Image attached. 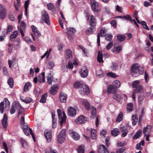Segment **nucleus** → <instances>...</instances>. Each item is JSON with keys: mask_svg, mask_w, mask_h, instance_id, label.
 <instances>
[{"mask_svg": "<svg viewBox=\"0 0 153 153\" xmlns=\"http://www.w3.org/2000/svg\"><path fill=\"white\" fill-rule=\"evenodd\" d=\"M16 109L19 110L18 116L19 115H22L25 111L24 108L17 101H15L12 105L10 110L11 114H14L16 111Z\"/></svg>", "mask_w": 153, "mask_h": 153, "instance_id": "f03ea898", "label": "nucleus"}, {"mask_svg": "<svg viewBox=\"0 0 153 153\" xmlns=\"http://www.w3.org/2000/svg\"><path fill=\"white\" fill-rule=\"evenodd\" d=\"M125 147H123L117 150L116 151V153H122L126 149Z\"/></svg>", "mask_w": 153, "mask_h": 153, "instance_id": "338daca9", "label": "nucleus"}, {"mask_svg": "<svg viewBox=\"0 0 153 153\" xmlns=\"http://www.w3.org/2000/svg\"><path fill=\"white\" fill-rule=\"evenodd\" d=\"M48 142H50L51 140L52 133L51 131L45 132L44 134Z\"/></svg>", "mask_w": 153, "mask_h": 153, "instance_id": "412c9836", "label": "nucleus"}, {"mask_svg": "<svg viewBox=\"0 0 153 153\" xmlns=\"http://www.w3.org/2000/svg\"><path fill=\"white\" fill-rule=\"evenodd\" d=\"M59 118V122L62 126L64 123L65 122L66 118V115L64 112H62V116L61 111L59 109L57 110Z\"/></svg>", "mask_w": 153, "mask_h": 153, "instance_id": "20e7f679", "label": "nucleus"}, {"mask_svg": "<svg viewBox=\"0 0 153 153\" xmlns=\"http://www.w3.org/2000/svg\"><path fill=\"white\" fill-rule=\"evenodd\" d=\"M144 71L143 67L139 66L137 63L134 64L132 66L131 68V75L134 77H136L140 74H143Z\"/></svg>", "mask_w": 153, "mask_h": 153, "instance_id": "f257e3e1", "label": "nucleus"}, {"mask_svg": "<svg viewBox=\"0 0 153 153\" xmlns=\"http://www.w3.org/2000/svg\"><path fill=\"white\" fill-rule=\"evenodd\" d=\"M116 91V88L113 85H110L108 87L107 92L108 94L114 93Z\"/></svg>", "mask_w": 153, "mask_h": 153, "instance_id": "bb28decb", "label": "nucleus"}, {"mask_svg": "<svg viewBox=\"0 0 153 153\" xmlns=\"http://www.w3.org/2000/svg\"><path fill=\"white\" fill-rule=\"evenodd\" d=\"M105 39L108 41H111L112 39L113 36L111 34H107L106 36Z\"/></svg>", "mask_w": 153, "mask_h": 153, "instance_id": "e2e57ef3", "label": "nucleus"}, {"mask_svg": "<svg viewBox=\"0 0 153 153\" xmlns=\"http://www.w3.org/2000/svg\"><path fill=\"white\" fill-rule=\"evenodd\" d=\"M38 81L40 82H45V73L42 72L39 74L38 77Z\"/></svg>", "mask_w": 153, "mask_h": 153, "instance_id": "c756f323", "label": "nucleus"}, {"mask_svg": "<svg viewBox=\"0 0 153 153\" xmlns=\"http://www.w3.org/2000/svg\"><path fill=\"white\" fill-rule=\"evenodd\" d=\"M82 85H83L81 84V83L79 82H76L74 83V88H78L79 90L80 88L82 87Z\"/></svg>", "mask_w": 153, "mask_h": 153, "instance_id": "13d9d810", "label": "nucleus"}, {"mask_svg": "<svg viewBox=\"0 0 153 153\" xmlns=\"http://www.w3.org/2000/svg\"><path fill=\"white\" fill-rule=\"evenodd\" d=\"M96 24V21L95 18L93 15H91L90 19V24L91 26L93 27H95Z\"/></svg>", "mask_w": 153, "mask_h": 153, "instance_id": "a878e982", "label": "nucleus"}, {"mask_svg": "<svg viewBox=\"0 0 153 153\" xmlns=\"http://www.w3.org/2000/svg\"><path fill=\"white\" fill-rule=\"evenodd\" d=\"M22 128L23 132L26 135L28 136L30 134H31L34 142H35L36 141V139L34 134L33 132L32 129L30 128H28V125H25V126H23Z\"/></svg>", "mask_w": 153, "mask_h": 153, "instance_id": "7ed1b4c3", "label": "nucleus"}, {"mask_svg": "<svg viewBox=\"0 0 153 153\" xmlns=\"http://www.w3.org/2000/svg\"><path fill=\"white\" fill-rule=\"evenodd\" d=\"M69 133L73 139L75 140H78L80 138L79 135L76 132L71 130L69 131Z\"/></svg>", "mask_w": 153, "mask_h": 153, "instance_id": "1a4fd4ad", "label": "nucleus"}, {"mask_svg": "<svg viewBox=\"0 0 153 153\" xmlns=\"http://www.w3.org/2000/svg\"><path fill=\"white\" fill-rule=\"evenodd\" d=\"M6 14V10L5 8H3L2 10H0V19H4L5 17Z\"/></svg>", "mask_w": 153, "mask_h": 153, "instance_id": "7c9ffc66", "label": "nucleus"}, {"mask_svg": "<svg viewBox=\"0 0 153 153\" xmlns=\"http://www.w3.org/2000/svg\"><path fill=\"white\" fill-rule=\"evenodd\" d=\"M32 30L36 37L37 38L40 36V34L39 31L37 30V28L34 25H32L31 26Z\"/></svg>", "mask_w": 153, "mask_h": 153, "instance_id": "aec40b11", "label": "nucleus"}, {"mask_svg": "<svg viewBox=\"0 0 153 153\" xmlns=\"http://www.w3.org/2000/svg\"><path fill=\"white\" fill-rule=\"evenodd\" d=\"M120 133V131L118 128H114L111 131V134L112 136H117Z\"/></svg>", "mask_w": 153, "mask_h": 153, "instance_id": "473e14b6", "label": "nucleus"}, {"mask_svg": "<svg viewBox=\"0 0 153 153\" xmlns=\"http://www.w3.org/2000/svg\"><path fill=\"white\" fill-rule=\"evenodd\" d=\"M117 37L118 40L120 42L123 41L126 39V37L124 35L120 34H118Z\"/></svg>", "mask_w": 153, "mask_h": 153, "instance_id": "ea45409f", "label": "nucleus"}, {"mask_svg": "<svg viewBox=\"0 0 153 153\" xmlns=\"http://www.w3.org/2000/svg\"><path fill=\"white\" fill-rule=\"evenodd\" d=\"M96 108L94 106H91V117L93 118H95L96 116Z\"/></svg>", "mask_w": 153, "mask_h": 153, "instance_id": "f704fd0d", "label": "nucleus"}, {"mask_svg": "<svg viewBox=\"0 0 153 153\" xmlns=\"http://www.w3.org/2000/svg\"><path fill=\"white\" fill-rule=\"evenodd\" d=\"M123 114L122 112H120L117 117L116 120L117 123H119L122 121L123 119Z\"/></svg>", "mask_w": 153, "mask_h": 153, "instance_id": "c9c22d12", "label": "nucleus"}, {"mask_svg": "<svg viewBox=\"0 0 153 153\" xmlns=\"http://www.w3.org/2000/svg\"><path fill=\"white\" fill-rule=\"evenodd\" d=\"M151 129L152 127L149 125L147 126L146 127L143 128V132L145 136H146L147 135H150Z\"/></svg>", "mask_w": 153, "mask_h": 153, "instance_id": "f3484780", "label": "nucleus"}, {"mask_svg": "<svg viewBox=\"0 0 153 153\" xmlns=\"http://www.w3.org/2000/svg\"><path fill=\"white\" fill-rule=\"evenodd\" d=\"M26 27H20V32L23 37L25 36L24 33L25 32Z\"/></svg>", "mask_w": 153, "mask_h": 153, "instance_id": "052dcab7", "label": "nucleus"}, {"mask_svg": "<svg viewBox=\"0 0 153 153\" xmlns=\"http://www.w3.org/2000/svg\"><path fill=\"white\" fill-rule=\"evenodd\" d=\"M80 74L81 76L83 78L87 77L88 74V70L85 68L81 69L80 72Z\"/></svg>", "mask_w": 153, "mask_h": 153, "instance_id": "6ab92c4d", "label": "nucleus"}, {"mask_svg": "<svg viewBox=\"0 0 153 153\" xmlns=\"http://www.w3.org/2000/svg\"><path fill=\"white\" fill-rule=\"evenodd\" d=\"M54 66V64L53 62L50 61L48 62L47 68L48 69H51Z\"/></svg>", "mask_w": 153, "mask_h": 153, "instance_id": "5fc2aeb1", "label": "nucleus"}, {"mask_svg": "<svg viewBox=\"0 0 153 153\" xmlns=\"http://www.w3.org/2000/svg\"><path fill=\"white\" fill-rule=\"evenodd\" d=\"M18 33L19 32L17 30H15L13 32V33L10 36V40L11 41L13 42L14 40L15 39L17 36Z\"/></svg>", "mask_w": 153, "mask_h": 153, "instance_id": "393cba45", "label": "nucleus"}, {"mask_svg": "<svg viewBox=\"0 0 153 153\" xmlns=\"http://www.w3.org/2000/svg\"><path fill=\"white\" fill-rule=\"evenodd\" d=\"M42 19L48 25L50 24L49 16L48 13L45 11H43L42 13Z\"/></svg>", "mask_w": 153, "mask_h": 153, "instance_id": "9d476101", "label": "nucleus"}, {"mask_svg": "<svg viewBox=\"0 0 153 153\" xmlns=\"http://www.w3.org/2000/svg\"><path fill=\"white\" fill-rule=\"evenodd\" d=\"M86 120V118L83 115L79 116L75 120V123L77 124H81L84 123Z\"/></svg>", "mask_w": 153, "mask_h": 153, "instance_id": "ddd939ff", "label": "nucleus"}, {"mask_svg": "<svg viewBox=\"0 0 153 153\" xmlns=\"http://www.w3.org/2000/svg\"><path fill=\"white\" fill-rule=\"evenodd\" d=\"M78 153H84V146H79L77 149Z\"/></svg>", "mask_w": 153, "mask_h": 153, "instance_id": "6e6d98bb", "label": "nucleus"}, {"mask_svg": "<svg viewBox=\"0 0 153 153\" xmlns=\"http://www.w3.org/2000/svg\"><path fill=\"white\" fill-rule=\"evenodd\" d=\"M53 76H48L47 79V83L50 85H51L52 84V82L53 80Z\"/></svg>", "mask_w": 153, "mask_h": 153, "instance_id": "0e129e2a", "label": "nucleus"}, {"mask_svg": "<svg viewBox=\"0 0 153 153\" xmlns=\"http://www.w3.org/2000/svg\"><path fill=\"white\" fill-rule=\"evenodd\" d=\"M81 102L82 104L84 105L86 109L89 110L90 108L89 104L86 100L82 99L81 100Z\"/></svg>", "mask_w": 153, "mask_h": 153, "instance_id": "cd10ccee", "label": "nucleus"}, {"mask_svg": "<svg viewBox=\"0 0 153 153\" xmlns=\"http://www.w3.org/2000/svg\"><path fill=\"white\" fill-rule=\"evenodd\" d=\"M141 24L143 25V27L147 30H149V28L147 25V24L146 22L144 21H142L141 22Z\"/></svg>", "mask_w": 153, "mask_h": 153, "instance_id": "bf43d9fd", "label": "nucleus"}, {"mask_svg": "<svg viewBox=\"0 0 153 153\" xmlns=\"http://www.w3.org/2000/svg\"><path fill=\"white\" fill-rule=\"evenodd\" d=\"M91 138L94 139L96 138V132L95 130L91 129Z\"/></svg>", "mask_w": 153, "mask_h": 153, "instance_id": "a19ab883", "label": "nucleus"}, {"mask_svg": "<svg viewBox=\"0 0 153 153\" xmlns=\"http://www.w3.org/2000/svg\"><path fill=\"white\" fill-rule=\"evenodd\" d=\"M91 6L92 10L94 11H97L98 10V3L94 0L91 1Z\"/></svg>", "mask_w": 153, "mask_h": 153, "instance_id": "dca6fc26", "label": "nucleus"}, {"mask_svg": "<svg viewBox=\"0 0 153 153\" xmlns=\"http://www.w3.org/2000/svg\"><path fill=\"white\" fill-rule=\"evenodd\" d=\"M30 83L29 82H27L25 84L24 87V91H27L29 90V88L31 86Z\"/></svg>", "mask_w": 153, "mask_h": 153, "instance_id": "864d4df0", "label": "nucleus"}, {"mask_svg": "<svg viewBox=\"0 0 153 153\" xmlns=\"http://www.w3.org/2000/svg\"><path fill=\"white\" fill-rule=\"evenodd\" d=\"M45 153H58L56 150H54L52 148H50L48 151L46 152Z\"/></svg>", "mask_w": 153, "mask_h": 153, "instance_id": "774afa93", "label": "nucleus"}, {"mask_svg": "<svg viewBox=\"0 0 153 153\" xmlns=\"http://www.w3.org/2000/svg\"><path fill=\"white\" fill-rule=\"evenodd\" d=\"M65 57L68 60H71L72 58V52L70 49H67L65 52Z\"/></svg>", "mask_w": 153, "mask_h": 153, "instance_id": "4468645a", "label": "nucleus"}, {"mask_svg": "<svg viewBox=\"0 0 153 153\" xmlns=\"http://www.w3.org/2000/svg\"><path fill=\"white\" fill-rule=\"evenodd\" d=\"M66 130L65 129H62L59 133L58 137V140L59 143H62L65 140L66 136Z\"/></svg>", "mask_w": 153, "mask_h": 153, "instance_id": "39448f33", "label": "nucleus"}, {"mask_svg": "<svg viewBox=\"0 0 153 153\" xmlns=\"http://www.w3.org/2000/svg\"><path fill=\"white\" fill-rule=\"evenodd\" d=\"M5 105H4V102H1L0 103V112L3 114L4 112V110L6 108Z\"/></svg>", "mask_w": 153, "mask_h": 153, "instance_id": "79ce46f5", "label": "nucleus"}, {"mask_svg": "<svg viewBox=\"0 0 153 153\" xmlns=\"http://www.w3.org/2000/svg\"><path fill=\"white\" fill-rule=\"evenodd\" d=\"M47 97V93H45L43 94L41 97L40 102L42 103H45Z\"/></svg>", "mask_w": 153, "mask_h": 153, "instance_id": "e433bc0d", "label": "nucleus"}, {"mask_svg": "<svg viewBox=\"0 0 153 153\" xmlns=\"http://www.w3.org/2000/svg\"><path fill=\"white\" fill-rule=\"evenodd\" d=\"M59 88V86L58 85H53L50 89V93L51 95H55L57 93Z\"/></svg>", "mask_w": 153, "mask_h": 153, "instance_id": "f8f14e48", "label": "nucleus"}, {"mask_svg": "<svg viewBox=\"0 0 153 153\" xmlns=\"http://www.w3.org/2000/svg\"><path fill=\"white\" fill-rule=\"evenodd\" d=\"M30 2V1L28 0L25 1V15L27 16V8L28 7L29 4Z\"/></svg>", "mask_w": 153, "mask_h": 153, "instance_id": "49530a36", "label": "nucleus"}, {"mask_svg": "<svg viewBox=\"0 0 153 153\" xmlns=\"http://www.w3.org/2000/svg\"><path fill=\"white\" fill-rule=\"evenodd\" d=\"M67 30L68 31L66 32V33L68 36L69 39L70 41L72 40L73 35L75 32L76 30L74 28L71 27L67 28Z\"/></svg>", "mask_w": 153, "mask_h": 153, "instance_id": "0eeeda50", "label": "nucleus"}, {"mask_svg": "<svg viewBox=\"0 0 153 153\" xmlns=\"http://www.w3.org/2000/svg\"><path fill=\"white\" fill-rule=\"evenodd\" d=\"M142 133V131L140 130H139L135 134L133 137L134 139H135L138 138L141 135Z\"/></svg>", "mask_w": 153, "mask_h": 153, "instance_id": "de8ad7c7", "label": "nucleus"}, {"mask_svg": "<svg viewBox=\"0 0 153 153\" xmlns=\"http://www.w3.org/2000/svg\"><path fill=\"white\" fill-rule=\"evenodd\" d=\"M67 95L62 92H61L59 95V98L62 102H65L66 101Z\"/></svg>", "mask_w": 153, "mask_h": 153, "instance_id": "4be33fe9", "label": "nucleus"}, {"mask_svg": "<svg viewBox=\"0 0 153 153\" xmlns=\"http://www.w3.org/2000/svg\"><path fill=\"white\" fill-rule=\"evenodd\" d=\"M95 27H91L89 29H88L86 32V33L88 35H90L91 34H92L94 31H95Z\"/></svg>", "mask_w": 153, "mask_h": 153, "instance_id": "4c0bfd02", "label": "nucleus"}, {"mask_svg": "<svg viewBox=\"0 0 153 153\" xmlns=\"http://www.w3.org/2000/svg\"><path fill=\"white\" fill-rule=\"evenodd\" d=\"M76 111L75 108L70 107L68 109V114L70 117H75L76 115Z\"/></svg>", "mask_w": 153, "mask_h": 153, "instance_id": "9b49d317", "label": "nucleus"}, {"mask_svg": "<svg viewBox=\"0 0 153 153\" xmlns=\"http://www.w3.org/2000/svg\"><path fill=\"white\" fill-rule=\"evenodd\" d=\"M7 117L6 114H4V115L3 119L1 121L3 127L4 128H6L7 126Z\"/></svg>", "mask_w": 153, "mask_h": 153, "instance_id": "5701e85b", "label": "nucleus"}, {"mask_svg": "<svg viewBox=\"0 0 153 153\" xmlns=\"http://www.w3.org/2000/svg\"><path fill=\"white\" fill-rule=\"evenodd\" d=\"M79 92L82 96L88 94L90 93L89 89L88 86L83 85L80 88Z\"/></svg>", "mask_w": 153, "mask_h": 153, "instance_id": "423d86ee", "label": "nucleus"}, {"mask_svg": "<svg viewBox=\"0 0 153 153\" xmlns=\"http://www.w3.org/2000/svg\"><path fill=\"white\" fill-rule=\"evenodd\" d=\"M127 110L131 111L133 110V104L132 103H128L127 105Z\"/></svg>", "mask_w": 153, "mask_h": 153, "instance_id": "603ef678", "label": "nucleus"}, {"mask_svg": "<svg viewBox=\"0 0 153 153\" xmlns=\"http://www.w3.org/2000/svg\"><path fill=\"white\" fill-rule=\"evenodd\" d=\"M114 85L116 88H119L120 86V82L119 80H116L114 82Z\"/></svg>", "mask_w": 153, "mask_h": 153, "instance_id": "4d7b16f0", "label": "nucleus"}, {"mask_svg": "<svg viewBox=\"0 0 153 153\" xmlns=\"http://www.w3.org/2000/svg\"><path fill=\"white\" fill-rule=\"evenodd\" d=\"M98 152L99 153H102V152L103 153H109L108 149L103 145H100Z\"/></svg>", "mask_w": 153, "mask_h": 153, "instance_id": "a211bd4d", "label": "nucleus"}, {"mask_svg": "<svg viewBox=\"0 0 153 153\" xmlns=\"http://www.w3.org/2000/svg\"><path fill=\"white\" fill-rule=\"evenodd\" d=\"M7 83L11 88H13L14 84L13 79L12 78H10L8 80Z\"/></svg>", "mask_w": 153, "mask_h": 153, "instance_id": "3c124183", "label": "nucleus"}, {"mask_svg": "<svg viewBox=\"0 0 153 153\" xmlns=\"http://www.w3.org/2000/svg\"><path fill=\"white\" fill-rule=\"evenodd\" d=\"M118 67V65L117 63L112 62V65L111 66V69L112 71H115Z\"/></svg>", "mask_w": 153, "mask_h": 153, "instance_id": "c03bdc74", "label": "nucleus"}, {"mask_svg": "<svg viewBox=\"0 0 153 153\" xmlns=\"http://www.w3.org/2000/svg\"><path fill=\"white\" fill-rule=\"evenodd\" d=\"M97 60L98 62L100 63L102 62H103L102 59V56L101 51H98V55L97 57Z\"/></svg>", "mask_w": 153, "mask_h": 153, "instance_id": "72a5a7b5", "label": "nucleus"}, {"mask_svg": "<svg viewBox=\"0 0 153 153\" xmlns=\"http://www.w3.org/2000/svg\"><path fill=\"white\" fill-rule=\"evenodd\" d=\"M132 87L133 88H136L135 90H137L138 91V90L141 89V91H142V88L140 85V82L139 80H137L134 81L132 83Z\"/></svg>", "mask_w": 153, "mask_h": 153, "instance_id": "2eb2a0df", "label": "nucleus"}, {"mask_svg": "<svg viewBox=\"0 0 153 153\" xmlns=\"http://www.w3.org/2000/svg\"><path fill=\"white\" fill-rule=\"evenodd\" d=\"M120 131L122 133V136L123 137H126L128 132L127 128L126 126H123L121 127L120 128Z\"/></svg>", "mask_w": 153, "mask_h": 153, "instance_id": "b1692460", "label": "nucleus"}, {"mask_svg": "<svg viewBox=\"0 0 153 153\" xmlns=\"http://www.w3.org/2000/svg\"><path fill=\"white\" fill-rule=\"evenodd\" d=\"M13 30V26L12 25H9L7 27V30L6 31V35L8 34L10 32H11Z\"/></svg>", "mask_w": 153, "mask_h": 153, "instance_id": "8fccbe9b", "label": "nucleus"}, {"mask_svg": "<svg viewBox=\"0 0 153 153\" xmlns=\"http://www.w3.org/2000/svg\"><path fill=\"white\" fill-rule=\"evenodd\" d=\"M20 142L24 148H25L27 147V143L23 138H20Z\"/></svg>", "mask_w": 153, "mask_h": 153, "instance_id": "09e8293b", "label": "nucleus"}, {"mask_svg": "<svg viewBox=\"0 0 153 153\" xmlns=\"http://www.w3.org/2000/svg\"><path fill=\"white\" fill-rule=\"evenodd\" d=\"M96 74L98 77H102L104 76L103 72L100 70H97L96 72Z\"/></svg>", "mask_w": 153, "mask_h": 153, "instance_id": "a18cd8bd", "label": "nucleus"}, {"mask_svg": "<svg viewBox=\"0 0 153 153\" xmlns=\"http://www.w3.org/2000/svg\"><path fill=\"white\" fill-rule=\"evenodd\" d=\"M132 123L133 125H135L138 122V119L136 115L132 116Z\"/></svg>", "mask_w": 153, "mask_h": 153, "instance_id": "37998d69", "label": "nucleus"}, {"mask_svg": "<svg viewBox=\"0 0 153 153\" xmlns=\"http://www.w3.org/2000/svg\"><path fill=\"white\" fill-rule=\"evenodd\" d=\"M122 50V48L120 46H118L115 48H113L111 50V51L114 53H118Z\"/></svg>", "mask_w": 153, "mask_h": 153, "instance_id": "2f4dec72", "label": "nucleus"}, {"mask_svg": "<svg viewBox=\"0 0 153 153\" xmlns=\"http://www.w3.org/2000/svg\"><path fill=\"white\" fill-rule=\"evenodd\" d=\"M47 6L48 10H51L52 12H54L56 11L53 5L51 3H48L47 4Z\"/></svg>", "mask_w": 153, "mask_h": 153, "instance_id": "58836bf2", "label": "nucleus"}, {"mask_svg": "<svg viewBox=\"0 0 153 153\" xmlns=\"http://www.w3.org/2000/svg\"><path fill=\"white\" fill-rule=\"evenodd\" d=\"M106 31L105 28H102L100 30V33L98 34L97 36V43L98 44V46L100 45V36H105Z\"/></svg>", "mask_w": 153, "mask_h": 153, "instance_id": "6e6552de", "label": "nucleus"}, {"mask_svg": "<svg viewBox=\"0 0 153 153\" xmlns=\"http://www.w3.org/2000/svg\"><path fill=\"white\" fill-rule=\"evenodd\" d=\"M22 101L26 103H28L32 101V99L30 97H28L25 100L22 99Z\"/></svg>", "mask_w": 153, "mask_h": 153, "instance_id": "69168bd1", "label": "nucleus"}, {"mask_svg": "<svg viewBox=\"0 0 153 153\" xmlns=\"http://www.w3.org/2000/svg\"><path fill=\"white\" fill-rule=\"evenodd\" d=\"M113 98L115 100L119 101L121 100V97L118 94H115L113 96Z\"/></svg>", "mask_w": 153, "mask_h": 153, "instance_id": "680f3d73", "label": "nucleus"}, {"mask_svg": "<svg viewBox=\"0 0 153 153\" xmlns=\"http://www.w3.org/2000/svg\"><path fill=\"white\" fill-rule=\"evenodd\" d=\"M81 102L82 104L84 105L86 109L89 110L90 108L89 104L86 100L82 99L81 100Z\"/></svg>", "mask_w": 153, "mask_h": 153, "instance_id": "c85d7f7f", "label": "nucleus"}]
</instances>
